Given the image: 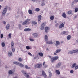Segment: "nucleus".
Masks as SVG:
<instances>
[{
	"label": "nucleus",
	"instance_id": "obj_1",
	"mask_svg": "<svg viewBox=\"0 0 78 78\" xmlns=\"http://www.w3.org/2000/svg\"><path fill=\"white\" fill-rule=\"evenodd\" d=\"M49 57L51 58V61L52 63H54L55 61H56L59 58L58 56H55L51 58V56H50Z\"/></svg>",
	"mask_w": 78,
	"mask_h": 78
},
{
	"label": "nucleus",
	"instance_id": "obj_2",
	"mask_svg": "<svg viewBox=\"0 0 78 78\" xmlns=\"http://www.w3.org/2000/svg\"><path fill=\"white\" fill-rule=\"evenodd\" d=\"M8 9V6H6L5 8L4 9L3 11L2 12V16H4V15L6 14L7 10Z\"/></svg>",
	"mask_w": 78,
	"mask_h": 78
},
{
	"label": "nucleus",
	"instance_id": "obj_3",
	"mask_svg": "<svg viewBox=\"0 0 78 78\" xmlns=\"http://www.w3.org/2000/svg\"><path fill=\"white\" fill-rule=\"evenodd\" d=\"M11 48L12 50V51L13 52L15 51V48H14V42L12 41Z\"/></svg>",
	"mask_w": 78,
	"mask_h": 78
},
{
	"label": "nucleus",
	"instance_id": "obj_4",
	"mask_svg": "<svg viewBox=\"0 0 78 78\" xmlns=\"http://www.w3.org/2000/svg\"><path fill=\"white\" fill-rule=\"evenodd\" d=\"M21 72L23 75H24V76L26 77V78H28L30 77L29 75L28 74V73H26L25 71L22 70Z\"/></svg>",
	"mask_w": 78,
	"mask_h": 78
},
{
	"label": "nucleus",
	"instance_id": "obj_5",
	"mask_svg": "<svg viewBox=\"0 0 78 78\" xmlns=\"http://www.w3.org/2000/svg\"><path fill=\"white\" fill-rule=\"evenodd\" d=\"M13 64H16V65H18L20 67H23L24 65L22 63H20L19 62H13Z\"/></svg>",
	"mask_w": 78,
	"mask_h": 78
},
{
	"label": "nucleus",
	"instance_id": "obj_6",
	"mask_svg": "<svg viewBox=\"0 0 78 78\" xmlns=\"http://www.w3.org/2000/svg\"><path fill=\"white\" fill-rule=\"evenodd\" d=\"M42 66V64L41 63L40 64H37V65H35V68H38L39 69V68H41Z\"/></svg>",
	"mask_w": 78,
	"mask_h": 78
},
{
	"label": "nucleus",
	"instance_id": "obj_7",
	"mask_svg": "<svg viewBox=\"0 0 78 78\" xmlns=\"http://www.w3.org/2000/svg\"><path fill=\"white\" fill-rule=\"evenodd\" d=\"M29 20L28 19H27L26 20V21H25L23 23H22V25H26V24H27V22H29Z\"/></svg>",
	"mask_w": 78,
	"mask_h": 78
},
{
	"label": "nucleus",
	"instance_id": "obj_8",
	"mask_svg": "<svg viewBox=\"0 0 78 78\" xmlns=\"http://www.w3.org/2000/svg\"><path fill=\"white\" fill-rule=\"evenodd\" d=\"M32 36L34 37H37V36H38V34L36 33H34L32 34Z\"/></svg>",
	"mask_w": 78,
	"mask_h": 78
},
{
	"label": "nucleus",
	"instance_id": "obj_9",
	"mask_svg": "<svg viewBox=\"0 0 78 78\" xmlns=\"http://www.w3.org/2000/svg\"><path fill=\"white\" fill-rule=\"evenodd\" d=\"M50 30V28L48 27H45V31L46 33H47L48 32V30Z\"/></svg>",
	"mask_w": 78,
	"mask_h": 78
},
{
	"label": "nucleus",
	"instance_id": "obj_10",
	"mask_svg": "<svg viewBox=\"0 0 78 78\" xmlns=\"http://www.w3.org/2000/svg\"><path fill=\"white\" fill-rule=\"evenodd\" d=\"M61 66V63L59 62L58 63L57 65L56 66V67L57 68H58V67H59Z\"/></svg>",
	"mask_w": 78,
	"mask_h": 78
},
{
	"label": "nucleus",
	"instance_id": "obj_11",
	"mask_svg": "<svg viewBox=\"0 0 78 78\" xmlns=\"http://www.w3.org/2000/svg\"><path fill=\"white\" fill-rule=\"evenodd\" d=\"M76 53V51L75 50H73L72 51H69V52H68V54H72V53Z\"/></svg>",
	"mask_w": 78,
	"mask_h": 78
},
{
	"label": "nucleus",
	"instance_id": "obj_12",
	"mask_svg": "<svg viewBox=\"0 0 78 78\" xmlns=\"http://www.w3.org/2000/svg\"><path fill=\"white\" fill-rule=\"evenodd\" d=\"M46 44H49L50 45L53 44V43L52 41H48L46 42Z\"/></svg>",
	"mask_w": 78,
	"mask_h": 78
},
{
	"label": "nucleus",
	"instance_id": "obj_13",
	"mask_svg": "<svg viewBox=\"0 0 78 78\" xmlns=\"http://www.w3.org/2000/svg\"><path fill=\"white\" fill-rule=\"evenodd\" d=\"M64 27V23H62V24H60L59 26V28H63Z\"/></svg>",
	"mask_w": 78,
	"mask_h": 78
},
{
	"label": "nucleus",
	"instance_id": "obj_14",
	"mask_svg": "<svg viewBox=\"0 0 78 78\" xmlns=\"http://www.w3.org/2000/svg\"><path fill=\"white\" fill-rule=\"evenodd\" d=\"M42 74L43 76H44L45 77H47V75L44 72V71H42Z\"/></svg>",
	"mask_w": 78,
	"mask_h": 78
},
{
	"label": "nucleus",
	"instance_id": "obj_15",
	"mask_svg": "<svg viewBox=\"0 0 78 78\" xmlns=\"http://www.w3.org/2000/svg\"><path fill=\"white\" fill-rule=\"evenodd\" d=\"M41 17H42V16L41 15H39L38 16V22H39V21H40V20H41Z\"/></svg>",
	"mask_w": 78,
	"mask_h": 78
},
{
	"label": "nucleus",
	"instance_id": "obj_16",
	"mask_svg": "<svg viewBox=\"0 0 78 78\" xmlns=\"http://www.w3.org/2000/svg\"><path fill=\"white\" fill-rule=\"evenodd\" d=\"M55 45L56 46H58V45H60V43L59 42V41H56V43Z\"/></svg>",
	"mask_w": 78,
	"mask_h": 78
},
{
	"label": "nucleus",
	"instance_id": "obj_17",
	"mask_svg": "<svg viewBox=\"0 0 78 78\" xmlns=\"http://www.w3.org/2000/svg\"><path fill=\"white\" fill-rule=\"evenodd\" d=\"M61 51V49H58L55 52L56 53H59V52H60V51Z\"/></svg>",
	"mask_w": 78,
	"mask_h": 78
},
{
	"label": "nucleus",
	"instance_id": "obj_18",
	"mask_svg": "<svg viewBox=\"0 0 78 78\" xmlns=\"http://www.w3.org/2000/svg\"><path fill=\"white\" fill-rule=\"evenodd\" d=\"M8 56H12V52L10 51L8 53Z\"/></svg>",
	"mask_w": 78,
	"mask_h": 78
},
{
	"label": "nucleus",
	"instance_id": "obj_19",
	"mask_svg": "<svg viewBox=\"0 0 78 78\" xmlns=\"http://www.w3.org/2000/svg\"><path fill=\"white\" fill-rule=\"evenodd\" d=\"M62 17H64V18H66V14L65 13H63L62 14Z\"/></svg>",
	"mask_w": 78,
	"mask_h": 78
},
{
	"label": "nucleus",
	"instance_id": "obj_20",
	"mask_svg": "<svg viewBox=\"0 0 78 78\" xmlns=\"http://www.w3.org/2000/svg\"><path fill=\"white\" fill-rule=\"evenodd\" d=\"M57 75H59L60 74V72L59 70H57L55 71Z\"/></svg>",
	"mask_w": 78,
	"mask_h": 78
},
{
	"label": "nucleus",
	"instance_id": "obj_21",
	"mask_svg": "<svg viewBox=\"0 0 78 78\" xmlns=\"http://www.w3.org/2000/svg\"><path fill=\"white\" fill-rule=\"evenodd\" d=\"M9 27H10V26H9V24H8L6 26V28L7 30H9Z\"/></svg>",
	"mask_w": 78,
	"mask_h": 78
},
{
	"label": "nucleus",
	"instance_id": "obj_22",
	"mask_svg": "<svg viewBox=\"0 0 78 78\" xmlns=\"http://www.w3.org/2000/svg\"><path fill=\"white\" fill-rule=\"evenodd\" d=\"M28 12L30 14H33V12H32V10H29Z\"/></svg>",
	"mask_w": 78,
	"mask_h": 78
},
{
	"label": "nucleus",
	"instance_id": "obj_23",
	"mask_svg": "<svg viewBox=\"0 0 78 78\" xmlns=\"http://www.w3.org/2000/svg\"><path fill=\"white\" fill-rule=\"evenodd\" d=\"M75 66H76V64L74 63L73 65L71 67H72V68H74V67H75Z\"/></svg>",
	"mask_w": 78,
	"mask_h": 78
},
{
	"label": "nucleus",
	"instance_id": "obj_24",
	"mask_svg": "<svg viewBox=\"0 0 78 78\" xmlns=\"http://www.w3.org/2000/svg\"><path fill=\"white\" fill-rule=\"evenodd\" d=\"M35 11L36 12H39V11H40V9L39 8H36L35 9Z\"/></svg>",
	"mask_w": 78,
	"mask_h": 78
},
{
	"label": "nucleus",
	"instance_id": "obj_25",
	"mask_svg": "<svg viewBox=\"0 0 78 78\" xmlns=\"http://www.w3.org/2000/svg\"><path fill=\"white\" fill-rule=\"evenodd\" d=\"M38 55L40 56H43V53L42 52H39L38 53Z\"/></svg>",
	"mask_w": 78,
	"mask_h": 78
},
{
	"label": "nucleus",
	"instance_id": "obj_26",
	"mask_svg": "<svg viewBox=\"0 0 78 78\" xmlns=\"http://www.w3.org/2000/svg\"><path fill=\"white\" fill-rule=\"evenodd\" d=\"M72 13V11L71 10H70L68 12V14H71Z\"/></svg>",
	"mask_w": 78,
	"mask_h": 78
},
{
	"label": "nucleus",
	"instance_id": "obj_27",
	"mask_svg": "<svg viewBox=\"0 0 78 78\" xmlns=\"http://www.w3.org/2000/svg\"><path fill=\"white\" fill-rule=\"evenodd\" d=\"M2 47H4L5 46V43L4 42L2 43Z\"/></svg>",
	"mask_w": 78,
	"mask_h": 78
},
{
	"label": "nucleus",
	"instance_id": "obj_28",
	"mask_svg": "<svg viewBox=\"0 0 78 78\" xmlns=\"http://www.w3.org/2000/svg\"><path fill=\"white\" fill-rule=\"evenodd\" d=\"M32 24L33 25H36V24H37V22L36 21H33L32 22Z\"/></svg>",
	"mask_w": 78,
	"mask_h": 78
},
{
	"label": "nucleus",
	"instance_id": "obj_29",
	"mask_svg": "<svg viewBox=\"0 0 78 78\" xmlns=\"http://www.w3.org/2000/svg\"><path fill=\"white\" fill-rule=\"evenodd\" d=\"M49 77H50V78H51V76H52V74L51 73V72H50L49 73Z\"/></svg>",
	"mask_w": 78,
	"mask_h": 78
},
{
	"label": "nucleus",
	"instance_id": "obj_30",
	"mask_svg": "<svg viewBox=\"0 0 78 78\" xmlns=\"http://www.w3.org/2000/svg\"><path fill=\"white\" fill-rule=\"evenodd\" d=\"M25 68L26 69H30V67H28V66L27 65H26L25 66Z\"/></svg>",
	"mask_w": 78,
	"mask_h": 78
},
{
	"label": "nucleus",
	"instance_id": "obj_31",
	"mask_svg": "<svg viewBox=\"0 0 78 78\" xmlns=\"http://www.w3.org/2000/svg\"><path fill=\"white\" fill-rule=\"evenodd\" d=\"M50 19L51 20H53L54 19V16H52L50 17Z\"/></svg>",
	"mask_w": 78,
	"mask_h": 78
},
{
	"label": "nucleus",
	"instance_id": "obj_32",
	"mask_svg": "<svg viewBox=\"0 0 78 78\" xmlns=\"http://www.w3.org/2000/svg\"><path fill=\"white\" fill-rule=\"evenodd\" d=\"M70 38H71V36L68 35L67 37V39H70Z\"/></svg>",
	"mask_w": 78,
	"mask_h": 78
},
{
	"label": "nucleus",
	"instance_id": "obj_33",
	"mask_svg": "<svg viewBox=\"0 0 78 78\" xmlns=\"http://www.w3.org/2000/svg\"><path fill=\"white\" fill-rule=\"evenodd\" d=\"M9 75L12 74V71L11 70H9Z\"/></svg>",
	"mask_w": 78,
	"mask_h": 78
},
{
	"label": "nucleus",
	"instance_id": "obj_34",
	"mask_svg": "<svg viewBox=\"0 0 78 78\" xmlns=\"http://www.w3.org/2000/svg\"><path fill=\"white\" fill-rule=\"evenodd\" d=\"M26 48L27 49V50H30V48L29 46H27L26 47Z\"/></svg>",
	"mask_w": 78,
	"mask_h": 78
},
{
	"label": "nucleus",
	"instance_id": "obj_35",
	"mask_svg": "<svg viewBox=\"0 0 78 78\" xmlns=\"http://www.w3.org/2000/svg\"><path fill=\"white\" fill-rule=\"evenodd\" d=\"M18 61L20 62H21V61H22V59L20 58L18 59Z\"/></svg>",
	"mask_w": 78,
	"mask_h": 78
},
{
	"label": "nucleus",
	"instance_id": "obj_36",
	"mask_svg": "<svg viewBox=\"0 0 78 78\" xmlns=\"http://www.w3.org/2000/svg\"><path fill=\"white\" fill-rule=\"evenodd\" d=\"M75 12H78V8H76L75 10Z\"/></svg>",
	"mask_w": 78,
	"mask_h": 78
},
{
	"label": "nucleus",
	"instance_id": "obj_37",
	"mask_svg": "<svg viewBox=\"0 0 78 78\" xmlns=\"http://www.w3.org/2000/svg\"><path fill=\"white\" fill-rule=\"evenodd\" d=\"M9 37L11 38V34L10 33L9 34Z\"/></svg>",
	"mask_w": 78,
	"mask_h": 78
},
{
	"label": "nucleus",
	"instance_id": "obj_38",
	"mask_svg": "<svg viewBox=\"0 0 78 78\" xmlns=\"http://www.w3.org/2000/svg\"><path fill=\"white\" fill-rule=\"evenodd\" d=\"M27 31H31V29L30 28H27Z\"/></svg>",
	"mask_w": 78,
	"mask_h": 78
},
{
	"label": "nucleus",
	"instance_id": "obj_39",
	"mask_svg": "<svg viewBox=\"0 0 78 78\" xmlns=\"http://www.w3.org/2000/svg\"><path fill=\"white\" fill-rule=\"evenodd\" d=\"M78 69V66H76L75 68V70H76Z\"/></svg>",
	"mask_w": 78,
	"mask_h": 78
},
{
	"label": "nucleus",
	"instance_id": "obj_40",
	"mask_svg": "<svg viewBox=\"0 0 78 78\" xmlns=\"http://www.w3.org/2000/svg\"><path fill=\"white\" fill-rule=\"evenodd\" d=\"M66 32L65 31H63L62 32V34H65Z\"/></svg>",
	"mask_w": 78,
	"mask_h": 78
},
{
	"label": "nucleus",
	"instance_id": "obj_41",
	"mask_svg": "<svg viewBox=\"0 0 78 78\" xmlns=\"http://www.w3.org/2000/svg\"><path fill=\"white\" fill-rule=\"evenodd\" d=\"M45 39H48V36L47 35L45 36Z\"/></svg>",
	"mask_w": 78,
	"mask_h": 78
},
{
	"label": "nucleus",
	"instance_id": "obj_42",
	"mask_svg": "<svg viewBox=\"0 0 78 78\" xmlns=\"http://www.w3.org/2000/svg\"><path fill=\"white\" fill-rule=\"evenodd\" d=\"M41 27H45V24L44 23H43L41 24Z\"/></svg>",
	"mask_w": 78,
	"mask_h": 78
},
{
	"label": "nucleus",
	"instance_id": "obj_43",
	"mask_svg": "<svg viewBox=\"0 0 78 78\" xmlns=\"http://www.w3.org/2000/svg\"><path fill=\"white\" fill-rule=\"evenodd\" d=\"M45 5V3H44V2L42 3L41 4V6H44Z\"/></svg>",
	"mask_w": 78,
	"mask_h": 78
},
{
	"label": "nucleus",
	"instance_id": "obj_44",
	"mask_svg": "<svg viewBox=\"0 0 78 78\" xmlns=\"http://www.w3.org/2000/svg\"><path fill=\"white\" fill-rule=\"evenodd\" d=\"M70 73H73V70H71L70 71Z\"/></svg>",
	"mask_w": 78,
	"mask_h": 78
},
{
	"label": "nucleus",
	"instance_id": "obj_45",
	"mask_svg": "<svg viewBox=\"0 0 78 78\" xmlns=\"http://www.w3.org/2000/svg\"><path fill=\"white\" fill-rule=\"evenodd\" d=\"M3 34H1V38H3Z\"/></svg>",
	"mask_w": 78,
	"mask_h": 78
},
{
	"label": "nucleus",
	"instance_id": "obj_46",
	"mask_svg": "<svg viewBox=\"0 0 78 78\" xmlns=\"http://www.w3.org/2000/svg\"><path fill=\"white\" fill-rule=\"evenodd\" d=\"M28 54L29 55H30V56H32V54L31 53L29 52L28 53Z\"/></svg>",
	"mask_w": 78,
	"mask_h": 78
},
{
	"label": "nucleus",
	"instance_id": "obj_47",
	"mask_svg": "<svg viewBox=\"0 0 78 78\" xmlns=\"http://www.w3.org/2000/svg\"><path fill=\"white\" fill-rule=\"evenodd\" d=\"M75 50L76 51V53H77L78 52V49H76Z\"/></svg>",
	"mask_w": 78,
	"mask_h": 78
},
{
	"label": "nucleus",
	"instance_id": "obj_48",
	"mask_svg": "<svg viewBox=\"0 0 78 78\" xmlns=\"http://www.w3.org/2000/svg\"><path fill=\"white\" fill-rule=\"evenodd\" d=\"M41 29L42 30H44V27H41Z\"/></svg>",
	"mask_w": 78,
	"mask_h": 78
},
{
	"label": "nucleus",
	"instance_id": "obj_49",
	"mask_svg": "<svg viewBox=\"0 0 78 78\" xmlns=\"http://www.w3.org/2000/svg\"><path fill=\"white\" fill-rule=\"evenodd\" d=\"M55 26L56 27H58V23H56L55 24Z\"/></svg>",
	"mask_w": 78,
	"mask_h": 78
},
{
	"label": "nucleus",
	"instance_id": "obj_50",
	"mask_svg": "<svg viewBox=\"0 0 78 78\" xmlns=\"http://www.w3.org/2000/svg\"><path fill=\"white\" fill-rule=\"evenodd\" d=\"M30 40L31 42L33 41H34V39H30Z\"/></svg>",
	"mask_w": 78,
	"mask_h": 78
},
{
	"label": "nucleus",
	"instance_id": "obj_51",
	"mask_svg": "<svg viewBox=\"0 0 78 78\" xmlns=\"http://www.w3.org/2000/svg\"><path fill=\"white\" fill-rule=\"evenodd\" d=\"M3 22L4 24H6V22H5V21H4Z\"/></svg>",
	"mask_w": 78,
	"mask_h": 78
},
{
	"label": "nucleus",
	"instance_id": "obj_52",
	"mask_svg": "<svg viewBox=\"0 0 78 78\" xmlns=\"http://www.w3.org/2000/svg\"><path fill=\"white\" fill-rule=\"evenodd\" d=\"M74 2H78V0H75Z\"/></svg>",
	"mask_w": 78,
	"mask_h": 78
},
{
	"label": "nucleus",
	"instance_id": "obj_53",
	"mask_svg": "<svg viewBox=\"0 0 78 78\" xmlns=\"http://www.w3.org/2000/svg\"><path fill=\"white\" fill-rule=\"evenodd\" d=\"M24 31H27V28H26V29H24Z\"/></svg>",
	"mask_w": 78,
	"mask_h": 78
},
{
	"label": "nucleus",
	"instance_id": "obj_54",
	"mask_svg": "<svg viewBox=\"0 0 78 78\" xmlns=\"http://www.w3.org/2000/svg\"><path fill=\"white\" fill-rule=\"evenodd\" d=\"M45 62H44L43 63V66H45Z\"/></svg>",
	"mask_w": 78,
	"mask_h": 78
},
{
	"label": "nucleus",
	"instance_id": "obj_55",
	"mask_svg": "<svg viewBox=\"0 0 78 78\" xmlns=\"http://www.w3.org/2000/svg\"><path fill=\"white\" fill-rule=\"evenodd\" d=\"M47 67V65H45V66H44V67L45 68H46V67Z\"/></svg>",
	"mask_w": 78,
	"mask_h": 78
},
{
	"label": "nucleus",
	"instance_id": "obj_56",
	"mask_svg": "<svg viewBox=\"0 0 78 78\" xmlns=\"http://www.w3.org/2000/svg\"><path fill=\"white\" fill-rule=\"evenodd\" d=\"M54 55H57V54H56V53H55V52L54 53Z\"/></svg>",
	"mask_w": 78,
	"mask_h": 78
},
{
	"label": "nucleus",
	"instance_id": "obj_57",
	"mask_svg": "<svg viewBox=\"0 0 78 78\" xmlns=\"http://www.w3.org/2000/svg\"><path fill=\"white\" fill-rule=\"evenodd\" d=\"M34 59H36V57H35L34 58Z\"/></svg>",
	"mask_w": 78,
	"mask_h": 78
},
{
	"label": "nucleus",
	"instance_id": "obj_58",
	"mask_svg": "<svg viewBox=\"0 0 78 78\" xmlns=\"http://www.w3.org/2000/svg\"><path fill=\"white\" fill-rule=\"evenodd\" d=\"M3 0H0V2H3Z\"/></svg>",
	"mask_w": 78,
	"mask_h": 78
},
{
	"label": "nucleus",
	"instance_id": "obj_59",
	"mask_svg": "<svg viewBox=\"0 0 78 78\" xmlns=\"http://www.w3.org/2000/svg\"><path fill=\"white\" fill-rule=\"evenodd\" d=\"M36 0H32V1H33V2H35V1Z\"/></svg>",
	"mask_w": 78,
	"mask_h": 78
},
{
	"label": "nucleus",
	"instance_id": "obj_60",
	"mask_svg": "<svg viewBox=\"0 0 78 78\" xmlns=\"http://www.w3.org/2000/svg\"><path fill=\"white\" fill-rule=\"evenodd\" d=\"M2 8V6L0 5V9H1Z\"/></svg>",
	"mask_w": 78,
	"mask_h": 78
},
{
	"label": "nucleus",
	"instance_id": "obj_61",
	"mask_svg": "<svg viewBox=\"0 0 78 78\" xmlns=\"http://www.w3.org/2000/svg\"><path fill=\"white\" fill-rule=\"evenodd\" d=\"M63 41H61V43L62 44V43H63Z\"/></svg>",
	"mask_w": 78,
	"mask_h": 78
},
{
	"label": "nucleus",
	"instance_id": "obj_62",
	"mask_svg": "<svg viewBox=\"0 0 78 78\" xmlns=\"http://www.w3.org/2000/svg\"><path fill=\"white\" fill-rule=\"evenodd\" d=\"M20 26H21V25H20V24H19V27H20Z\"/></svg>",
	"mask_w": 78,
	"mask_h": 78
},
{
	"label": "nucleus",
	"instance_id": "obj_63",
	"mask_svg": "<svg viewBox=\"0 0 78 78\" xmlns=\"http://www.w3.org/2000/svg\"><path fill=\"white\" fill-rule=\"evenodd\" d=\"M22 21H20V23H22Z\"/></svg>",
	"mask_w": 78,
	"mask_h": 78
},
{
	"label": "nucleus",
	"instance_id": "obj_64",
	"mask_svg": "<svg viewBox=\"0 0 78 78\" xmlns=\"http://www.w3.org/2000/svg\"><path fill=\"white\" fill-rule=\"evenodd\" d=\"M5 68L6 69V68H7V66L5 67Z\"/></svg>",
	"mask_w": 78,
	"mask_h": 78
}]
</instances>
